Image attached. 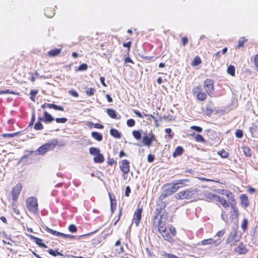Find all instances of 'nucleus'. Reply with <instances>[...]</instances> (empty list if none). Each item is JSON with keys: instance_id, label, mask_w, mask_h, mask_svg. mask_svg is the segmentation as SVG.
<instances>
[{"instance_id": "1", "label": "nucleus", "mask_w": 258, "mask_h": 258, "mask_svg": "<svg viewBox=\"0 0 258 258\" xmlns=\"http://www.w3.org/2000/svg\"><path fill=\"white\" fill-rule=\"evenodd\" d=\"M167 213H163L160 215L159 219H158V218H155L154 216L153 219V224L154 227L157 228L158 231L162 235L165 240L169 243H173L174 240L172 236H175L176 235L177 232L175 228L172 225H170L169 227L170 234L167 231L165 221L167 219Z\"/></svg>"}, {"instance_id": "2", "label": "nucleus", "mask_w": 258, "mask_h": 258, "mask_svg": "<svg viewBox=\"0 0 258 258\" xmlns=\"http://www.w3.org/2000/svg\"><path fill=\"white\" fill-rule=\"evenodd\" d=\"M204 88L206 92L203 91L201 86H195L192 88V95L196 96L198 101H205L207 98V94L209 96L212 97L214 91V81L211 79H206L204 82Z\"/></svg>"}, {"instance_id": "3", "label": "nucleus", "mask_w": 258, "mask_h": 258, "mask_svg": "<svg viewBox=\"0 0 258 258\" xmlns=\"http://www.w3.org/2000/svg\"><path fill=\"white\" fill-rule=\"evenodd\" d=\"M231 208L230 215L229 217H228V214L225 211H222L221 213V218L225 222H228L230 220L232 222L234 220H238L239 216V212L238 208L236 205V202L235 199L229 202Z\"/></svg>"}, {"instance_id": "4", "label": "nucleus", "mask_w": 258, "mask_h": 258, "mask_svg": "<svg viewBox=\"0 0 258 258\" xmlns=\"http://www.w3.org/2000/svg\"><path fill=\"white\" fill-rule=\"evenodd\" d=\"M198 198L197 191L196 190H184L181 191L175 196L178 200H196Z\"/></svg>"}, {"instance_id": "5", "label": "nucleus", "mask_w": 258, "mask_h": 258, "mask_svg": "<svg viewBox=\"0 0 258 258\" xmlns=\"http://www.w3.org/2000/svg\"><path fill=\"white\" fill-rule=\"evenodd\" d=\"M26 207L30 213L37 214L38 211V204L35 197H28L26 199Z\"/></svg>"}, {"instance_id": "6", "label": "nucleus", "mask_w": 258, "mask_h": 258, "mask_svg": "<svg viewBox=\"0 0 258 258\" xmlns=\"http://www.w3.org/2000/svg\"><path fill=\"white\" fill-rule=\"evenodd\" d=\"M58 144V141L56 139L53 140L46 144H43L37 149L38 154L40 155H44L47 152L52 150Z\"/></svg>"}, {"instance_id": "7", "label": "nucleus", "mask_w": 258, "mask_h": 258, "mask_svg": "<svg viewBox=\"0 0 258 258\" xmlns=\"http://www.w3.org/2000/svg\"><path fill=\"white\" fill-rule=\"evenodd\" d=\"M22 188V184L21 183H18L12 189L11 195L12 199V206L13 207L16 205Z\"/></svg>"}, {"instance_id": "8", "label": "nucleus", "mask_w": 258, "mask_h": 258, "mask_svg": "<svg viewBox=\"0 0 258 258\" xmlns=\"http://www.w3.org/2000/svg\"><path fill=\"white\" fill-rule=\"evenodd\" d=\"M119 168L122 172L123 176L125 178L130 171V162L126 159H123L120 162Z\"/></svg>"}, {"instance_id": "9", "label": "nucleus", "mask_w": 258, "mask_h": 258, "mask_svg": "<svg viewBox=\"0 0 258 258\" xmlns=\"http://www.w3.org/2000/svg\"><path fill=\"white\" fill-rule=\"evenodd\" d=\"M239 237L237 235L236 231L231 232L227 238L226 243L230 245L231 246L235 245L236 243L239 241Z\"/></svg>"}, {"instance_id": "10", "label": "nucleus", "mask_w": 258, "mask_h": 258, "mask_svg": "<svg viewBox=\"0 0 258 258\" xmlns=\"http://www.w3.org/2000/svg\"><path fill=\"white\" fill-rule=\"evenodd\" d=\"M45 230L48 233L57 236H61L63 238H69L71 239H74L75 238V236L71 235L70 234H64L63 233H61L58 231H56L55 230H54L53 229H51L49 228V227L46 226L44 228Z\"/></svg>"}, {"instance_id": "11", "label": "nucleus", "mask_w": 258, "mask_h": 258, "mask_svg": "<svg viewBox=\"0 0 258 258\" xmlns=\"http://www.w3.org/2000/svg\"><path fill=\"white\" fill-rule=\"evenodd\" d=\"M142 213V208H138L134 213L133 222L135 224L137 227L139 226L141 221Z\"/></svg>"}, {"instance_id": "12", "label": "nucleus", "mask_w": 258, "mask_h": 258, "mask_svg": "<svg viewBox=\"0 0 258 258\" xmlns=\"http://www.w3.org/2000/svg\"><path fill=\"white\" fill-rule=\"evenodd\" d=\"M221 241H222L220 239L214 240L213 238H210L202 240L200 242V244L199 243V244L201 245L213 244L215 246H217L221 243Z\"/></svg>"}, {"instance_id": "13", "label": "nucleus", "mask_w": 258, "mask_h": 258, "mask_svg": "<svg viewBox=\"0 0 258 258\" xmlns=\"http://www.w3.org/2000/svg\"><path fill=\"white\" fill-rule=\"evenodd\" d=\"M166 204L165 202L160 201L157 204V208L155 210V218H158L159 216L160 215L162 211L165 209Z\"/></svg>"}, {"instance_id": "14", "label": "nucleus", "mask_w": 258, "mask_h": 258, "mask_svg": "<svg viewBox=\"0 0 258 258\" xmlns=\"http://www.w3.org/2000/svg\"><path fill=\"white\" fill-rule=\"evenodd\" d=\"M218 193L222 195L225 196L228 199H229V202L235 200L233 194L229 190L225 189H218Z\"/></svg>"}, {"instance_id": "15", "label": "nucleus", "mask_w": 258, "mask_h": 258, "mask_svg": "<svg viewBox=\"0 0 258 258\" xmlns=\"http://www.w3.org/2000/svg\"><path fill=\"white\" fill-rule=\"evenodd\" d=\"M42 108H45L46 107L49 108H52L55 110H59L61 111H64V108L61 106L56 105L55 104L52 103H44L42 104L41 106Z\"/></svg>"}, {"instance_id": "16", "label": "nucleus", "mask_w": 258, "mask_h": 258, "mask_svg": "<svg viewBox=\"0 0 258 258\" xmlns=\"http://www.w3.org/2000/svg\"><path fill=\"white\" fill-rule=\"evenodd\" d=\"M240 204L244 208H247L249 206V202L248 197L245 194H242L239 197Z\"/></svg>"}, {"instance_id": "17", "label": "nucleus", "mask_w": 258, "mask_h": 258, "mask_svg": "<svg viewBox=\"0 0 258 258\" xmlns=\"http://www.w3.org/2000/svg\"><path fill=\"white\" fill-rule=\"evenodd\" d=\"M109 200L110 201L111 211L113 213L116 208L117 202L114 196H112V195L109 192L108 194Z\"/></svg>"}, {"instance_id": "18", "label": "nucleus", "mask_w": 258, "mask_h": 258, "mask_svg": "<svg viewBox=\"0 0 258 258\" xmlns=\"http://www.w3.org/2000/svg\"><path fill=\"white\" fill-rule=\"evenodd\" d=\"M216 202L219 203L224 208H227L230 206L229 199H228V201H227L224 198L221 197L219 195L218 196Z\"/></svg>"}, {"instance_id": "19", "label": "nucleus", "mask_w": 258, "mask_h": 258, "mask_svg": "<svg viewBox=\"0 0 258 258\" xmlns=\"http://www.w3.org/2000/svg\"><path fill=\"white\" fill-rule=\"evenodd\" d=\"M235 251L239 254H244L247 252V249L246 246L242 243H240Z\"/></svg>"}, {"instance_id": "20", "label": "nucleus", "mask_w": 258, "mask_h": 258, "mask_svg": "<svg viewBox=\"0 0 258 258\" xmlns=\"http://www.w3.org/2000/svg\"><path fill=\"white\" fill-rule=\"evenodd\" d=\"M44 13L47 18H52L55 15V10L52 8H46L44 10Z\"/></svg>"}, {"instance_id": "21", "label": "nucleus", "mask_w": 258, "mask_h": 258, "mask_svg": "<svg viewBox=\"0 0 258 258\" xmlns=\"http://www.w3.org/2000/svg\"><path fill=\"white\" fill-rule=\"evenodd\" d=\"M61 51V48H55L49 50L47 52V55L49 57H53L58 55Z\"/></svg>"}, {"instance_id": "22", "label": "nucleus", "mask_w": 258, "mask_h": 258, "mask_svg": "<svg viewBox=\"0 0 258 258\" xmlns=\"http://www.w3.org/2000/svg\"><path fill=\"white\" fill-rule=\"evenodd\" d=\"M184 151L183 147L181 146H177L172 154V157L174 158L181 155Z\"/></svg>"}, {"instance_id": "23", "label": "nucleus", "mask_w": 258, "mask_h": 258, "mask_svg": "<svg viewBox=\"0 0 258 258\" xmlns=\"http://www.w3.org/2000/svg\"><path fill=\"white\" fill-rule=\"evenodd\" d=\"M189 182V180L188 179H179V180H177L175 181L177 186H179V189L180 188L184 187L186 186H187L188 184H186V183Z\"/></svg>"}, {"instance_id": "24", "label": "nucleus", "mask_w": 258, "mask_h": 258, "mask_svg": "<svg viewBox=\"0 0 258 258\" xmlns=\"http://www.w3.org/2000/svg\"><path fill=\"white\" fill-rule=\"evenodd\" d=\"M44 122L46 123H50L54 120V118L46 111L44 112Z\"/></svg>"}, {"instance_id": "25", "label": "nucleus", "mask_w": 258, "mask_h": 258, "mask_svg": "<svg viewBox=\"0 0 258 258\" xmlns=\"http://www.w3.org/2000/svg\"><path fill=\"white\" fill-rule=\"evenodd\" d=\"M93 161L96 163H102L104 161V157L103 155L100 153L94 156L93 158Z\"/></svg>"}, {"instance_id": "26", "label": "nucleus", "mask_w": 258, "mask_h": 258, "mask_svg": "<svg viewBox=\"0 0 258 258\" xmlns=\"http://www.w3.org/2000/svg\"><path fill=\"white\" fill-rule=\"evenodd\" d=\"M142 143L145 146H147L148 147L151 146L150 137L149 136H148L147 134H144L142 139Z\"/></svg>"}, {"instance_id": "27", "label": "nucleus", "mask_w": 258, "mask_h": 258, "mask_svg": "<svg viewBox=\"0 0 258 258\" xmlns=\"http://www.w3.org/2000/svg\"><path fill=\"white\" fill-rule=\"evenodd\" d=\"M209 103L211 104H207L204 110L206 114L209 116L211 115L212 114L214 110V109L211 105V104H213V102L212 101H210Z\"/></svg>"}, {"instance_id": "28", "label": "nucleus", "mask_w": 258, "mask_h": 258, "mask_svg": "<svg viewBox=\"0 0 258 258\" xmlns=\"http://www.w3.org/2000/svg\"><path fill=\"white\" fill-rule=\"evenodd\" d=\"M110 134L111 136L116 139H119L121 138V133L115 128H111L110 130Z\"/></svg>"}, {"instance_id": "29", "label": "nucleus", "mask_w": 258, "mask_h": 258, "mask_svg": "<svg viewBox=\"0 0 258 258\" xmlns=\"http://www.w3.org/2000/svg\"><path fill=\"white\" fill-rule=\"evenodd\" d=\"M107 114L113 119L117 118V113L116 111L112 108H107L106 110Z\"/></svg>"}, {"instance_id": "30", "label": "nucleus", "mask_w": 258, "mask_h": 258, "mask_svg": "<svg viewBox=\"0 0 258 258\" xmlns=\"http://www.w3.org/2000/svg\"><path fill=\"white\" fill-rule=\"evenodd\" d=\"M31 238L34 240L35 242L39 245L41 247H46L47 246L43 243L42 240L39 238L35 237L34 236H31Z\"/></svg>"}, {"instance_id": "31", "label": "nucleus", "mask_w": 258, "mask_h": 258, "mask_svg": "<svg viewBox=\"0 0 258 258\" xmlns=\"http://www.w3.org/2000/svg\"><path fill=\"white\" fill-rule=\"evenodd\" d=\"M144 116H150L151 117L154 121V123H155V126L156 127H158L159 126V122L158 121H161L162 119V116H160L159 117V118L158 119H157L152 114H146V113H144Z\"/></svg>"}, {"instance_id": "32", "label": "nucleus", "mask_w": 258, "mask_h": 258, "mask_svg": "<svg viewBox=\"0 0 258 258\" xmlns=\"http://www.w3.org/2000/svg\"><path fill=\"white\" fill-rule=\"evenodd\" d=\"M173 194V193L172 191V190H171V188H170V187H169L168 188L166 189L165 190L164 193L160 196V199H163L167 197L168 196H169L172 195Z\"/></svg>"}, {"instance_id": "33", "label": "nucleus", "mask_w": 258, "mask_h": 258, "mask_svg": "<svg viewBox=\"0 0 258 258\" xmlns=\"http://www.w3.org/2000/svg\"><path fill=\"white\" fill-rule=\"evenodd\" d=\"M91 135L92 137L97 141H101L102 140L103 137L101 133L97 132H93L91 133Z\"/></svg>"}, {"instance_id": "34", "label": "nucleus", "mask_w": 258, "mask_h": 258, "mask_svg": "<svg viewBox=\"0 0 258 258\" xmlns=\"http://www.w3.org/2000/svg\"><path fill=\"white\" fill-rule=\"evenodd\" d=\"M192 137H194L195 140L197 142H200V143H205L206 140L205 139L202 137V135L200 134H197L195 135V133H194L192 135H191Z\"/></svg>"}, {"instance_id": "35", "label": "nucleus", "mask_w": 258, "mask_h": 258, "mask_svg": "<svg viewBox=\"0 0 258 258\" xmlns=\"http://www.w3.org/2000/svg\"><path fill=\"white\" fill-rule=\"evenodd\" d=\"M202 63V60L200 57L198 55L196 56L193 60L192 61L191 63V65L192 67H196L199 64H200Z\"/></svg>"}, {"instance_id": "36", "label": "nucleus", "mask_w": 258, "mask_h": 258, "mask_svg": "<svg viewBox=\"0 0 258 258\" xmlns=\"http://www.w3.org/2000/svg\"><path fill=\"white\" fill-rule=\"evenodd\" d=\"M247 41V39L245 37H241L238 41L237 45L236 46V49H239L243 46L244 43Z\"/></svg>"}, {"instance_id": "37", "label": "nucleus", "mask_w": 258, "mask_h": 258, "mask_svg": "<svg viewBox=\"0 0 258 258\" xmlns=\"http://www.w3.org/2000/svg\"><path fill=\"white\" fill-rule=\"evenodd\" d=\"M218 196L219 195H216L215 194L210 192L207 194L206 198L209 200L216 202Z\"/></svg>"}, {"instance_id": "38", "label": "nucleus", "mask_w": 258, "mask_h": 258, "mask_svg": "<svg viewBox=\"0 0 258 258\" xmlns=\"http://www.w3.org/2000/svg\"><path fill=\"white\" fill-rule=\"evenodd\" d=\"M242 150L245 156L250 157L251 156V153L250 149L247 146H244L242 147Z\"/></svg>"}, {"instance_id": "39", "label": "nucleus", "mask_w": 258, "mask_h": 258, "mask_svg": "<svg viewBox=\"0 0 258 258\" xmlns=\"http://www.w3.org/2000/svg\"><path fill=\"white\" fill-rule=\"evenodd\" d=\"M132 134L134 138L137 140H140L142 138L141 133L140 131H133L132 132Z\"/></svg>"}, {"instance_id": "40", "label": "nucleus", "mask_w": 258, "mask_h": 258, "mask_svg": "<svg viewBox=\"0 0 258 258\" xmlns=\"http://www.w3.org/2000/svg\"><path fill=\"white\" fill-rule=\"evenodd\" d=\"M20 134V132H15L11 134H3L2 136L6 138H11L19 135Z\"/></svg>"}, {"instance_id": "41", "label": "nucleus", "mask_w": 258, "mask_h": 258, "mask_svg": "<svg viewBox=\"0 0 258 258\" xmlns=\"http://www.w3.org/2000/svg\"><path fill=\"white\" fill-rule=\"evenodd\" d=\"M38 90H32L30 92V99L33 102L35 101V96L38 94Z\"/></svg>"}, {"instance_id": "42", "label": "nucleus", "mask_w": 258, "mask_h": 258, "mask_svg": "<svg viewBox=\"0 0 258 258\" xmlns=\"http://www.w3.org/2000/svg\"><path fill=\"white\" fill-rule=\"evenodd\" d=\"M89 153L92 155H96L100 153V151L99 149L95 147H91L89 149Z\"/></svg>"}, {"instance_id": "43", "label": "nucleus", "mask_w": 258, "mask_h": 258, "mask_svg": "<svg viewBox=\"0 0 258 258\" xmlns=\"http://www.w3.org/2000/svg\"><path fill=\"white\" fill-rule=\"evenodd\" d=\"M235 69L234 66L230 65L227 68V73L232 76H235Z\"/></svg>"}, {"instance_id": "44", "label": "nucleus", "mask_w": 258, "mask_h": 258, "mask_svg": "<svg viewBox=\"0 0 258 258\" xmlns=\"http://www.w3.org/2000/svg\"><path fill=\"white\" fill-rule=\"evenodd\" d=\"M218 154L223 158H226L229 156V153L222 149L218 152Z\"/></svg>"}, {"instance_id": "45", "label": "nucleus", "mask_w": 258, "mask_h": 258, "mask_svg": "<svg viewBox=\"0 0 258 258\" xmlns=\"http://www.w3.org/2000/svg\"><path fill=\"white\" fill-rule=\"evenodd\" d=\"M162 256L164 258H179L178 256L175 254L169 253H166L165 252L162 254Z\"/></svg>"}, {"instance_id": "46", "label": "nucleus", "mask_w": 258, "mask_h": 258, "mask_svg": "<svg viewBox=\"0 0 258 258\" xmlns=\"http://www.w3.org/2000/svg\"><path fill=\"white\" fill-rule=\"evenodd\" d=\"M48 252L50 255L54 256H55L58 255H62V254L60 252H58L57 249L54 250L52 249H49L48 250Z\"/></svg>"}, {"instance_id": "47", "label": "nucleus", "mask_w": 258, "mask_h": 258, "mask_svg": "<svg viewBox=\"0 0 258 258\" xmlns=\"http://www.w3.org/2000/svg\"><path fill=\"white\" fill-rule=\"evenodd\" d=\"M248 220L246 219H244L242 221L241 227L243 231H245L247 228Z\"/></svg>"}, {"instance_id": "48", "label": "nucleus", "mask_w": 258, "mask_h": 258, "mask_svg": "<svg viewBox=\"0 0 258 258\" xmlns=\"http://www.w3.org/2000/svg\"><path fill=\"white\" fill-rule=\"evenodd\" d=\"M43 127V125L40 121H37L34 126V128L35 130H41Z\"/></svg>"}, {"instance_id": "49", "label": "nucleus", "mask_w": 258, "mask_h": 258, "mask_svg": "<svg viewBox=\"0 0 258 258\" xmlns=\"http://www.w3.org/2000/svg\"><path fill=\"white\" fill-rule=\"evenodd\" d=\"M95 91H96V90L94 88H88L86 91V93L87 96H91L94 94Z\"/></svg>"}, {"instance_id": "50", "label": "nucleus", "mask_w": 258, "mask_h": 258, "mask_svg": "<svg viewBox=\"0 0 258 258\" xmlns=\"http://www.w3.org/2000/svg\"><path fill=\"white\" fill-rule=\"evenodd\" d=\"M87 69H88V65L86 63H82L78 67L77 71H86L87 70Z\"/></svg>"}, {"instance_id": "51", "label": "nucleus", "mask_w": 258, "mask_h": 258, "mask_svg": "<svg viewBox=\"0 0 258 258\" xmlns=\"http://www.w3.org/2000/svg\"><path fill=\"white\" fill-rule=\"evenodd\" d=\"M68 120V119L66 117L56 118L55 121L58 123H64Z\"/></svg>"}, {"instance_id": "52", "label": "nucleus", "mask_w": 258, "mask_h": 258, "mask_svg": "<svg viewBox=\"0 0 258 258\" xmlns=\"http://www.w3.org/2000/svg\"><path fill=\"white\" fill-rule=\"evenodd\" d=\"M132 44V42L131 41H129L127 42L123 43L122 45L124 47H127L128 50V54L130 51L131 47Z\"/></svg>"}, {"instance_id": "53", "label": "nucleus", "mask_w": 258, "mask_h": 258, "mask_svg": "<svg viewBox=\"0 0 258 258\" xmlns=\"http://www.w3.org/2000/svg\"><path fill=\"white\" fill-rule=\"evenodd\" d=\"M170 188H171V190L173 193H174L179 189V186H177V184L175 182L171 186H170Z\"/></svg>"}, {"instance_id": "54", "label": "nucleus", "mask_w": 258, "mask_h": 258, "mask_svg": "<svg viewBox=\"0 0 258 258\" xmlns=\"http://www.w3.org/2000/svg\"><path fill=\"white\" fill-rule=\"evenodd\" d=\"M235 134L238 138H242L243 136V131L241 130H237Z\"/></svg>"}, {"instance_id": "55", "label": "nucleus", "mask_w": 258, "mask_h": 258, "mask_svg": "<svg viewBox=\"0 0 258 258\" xmlns=\"http://www.w3.org/2000/svg\"><path fill=\"white\" fill-rule=\"evenodd\" d=\"M135 123L136 122L135 120L132 118L128 119L126 121V124L129 127L134 126L135 125Z\"/></svg>"}, {"instance_id": "56", "label": "nucleus", "mask_w": 258, "mask_h": 258, "mask_svg": "<svg viewBox=\"0 0 258 258\" xmlns=\"http://www.w3.org/2000/svg\"><path fill=\"white\" fill-rule=\"evenodd\" d=\"M69 230L71 232L74 233L77 232V228L75 225L71 224L69 226Z\"/></svg>"}, {"instance_id": "57", "label": "nucleus", "mask_w": 258, "mask_h": 258, "mask_svg": "<svg viewBox=\"0 0 258 258\" xmlns=\"http://www.w3.org/2000/svg\"><path fill=\"white\" fill-rule=\"evenodd\" d=\"M68 93L70 95H71L75 97H79V94L75 90H74V89L70 90L68 91Z\"/></svg>"}, {"instance_id": "58", "label": "nucleus", "mask_w": 258, "mask_h": 258, "mask_svg": "<svg viewBox=\"0 0 258 258\" xmlns=\"http://www.w3.org/2000/svg\"><path fill=\"white\" fill-rule=\"evenodd\" d=\"M190 129L194 130L198 133H201L203 131L202 127L196 125H192L190 126Z\"/></svg>"}, {"instance_id": "59", "label": "nucleus", "mask_w": 258, "mask_h": 258, "mask_svg": "<svg viewBox=\"0 0 258 258\" xmlns=\"http://www.w3.org/2000/svg\"><path fill=\"white\" fill-rule=\"evenodd\" d=\"M149 137L151 141V143L152 144L153 141H156V138L155 134L151 131L149 134Z\"/></svg>"}, {"instance_id": "60", "label": "nucleus", "mask_w": 258, "mask_h": 258, "mask_svg": "<svg viewBox=\"0 0 258 258\" xmlns=\"http://www.w3.org/2000/svg\"><path fill=\"white\" fill-rule=\"evenodd\" d=\"M107 163L109 165H116L117 164L116 161L114 160L113 158H108Z\"/></svg>"}, {"instance_id": "61", "label": "nucleus", "mask_w": 258, "mask_h": 258, "mask_svg": "<svg viewBox=\"0 0 258 258\" xmlns=\"http://www.w3.org/2000/svg\"><path fill=\"white\" fill-rule=\"evenodd\" d=\"M253 63L258 71V54L254 55Z\"/></svg>"}, {"instance_id": "62", "label": "nucleus", "mask_w": 258, "mask_h": 258, "mask_svg": "<svg viewBox=\"0 0 258 258\" xmlns=\"http://www.w3.org/2000/svg\"><path fill=\"white\" fill-rule=\"evenodd\" d=\"M155 159V156L153 154H149L147 157V160L149 162H152Z\"/></svg>"}, {"instance_id": "63", "label": "nucleus", "mask_w": 258, "mask_h": 258, "mask_svg": "<svg viewBox=\"0 0 258 258\" xmlns=\"http://www.w3.org/2000/svg\"><path fill=\"white\" fill-rule=\"evenodd\" d=\"M225 233V230H224V229L221 230L220 231H218L216 233L215 236H217V237L222 236L224 235Z\"/></svg>"}, {"instance_id": "64", "label": "nucleus", "mask_w": 258, "mask_h": 258, "mask_svg": "<svg viewBox=\"0 0 258 258\" xmlns=\"http://www.w3.org/2000/svg\"><path fill=\"white\" fill-rule=\"evenodd\" d=\"M131 191V190L130 187L129 186H127L125 188V196L127 197H129Z\"/></svg>"}]
</instances>
